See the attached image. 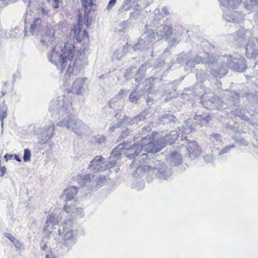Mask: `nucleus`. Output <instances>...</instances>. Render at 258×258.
<instances>
[{
    "label": "nucleus",
    "instance_id": "1",
    "mask_svg": "<svg viewBox=\"0 0 258 258\" xmlns=\"http://www.w3.org/2000/svg\"><path fill=\"white\" fill-rule=\"evenodd\" d=\"M88 38L86 28L83 29V21L79 18V24L74 27L64 42H57L47 53L49 61L61 72L68 67L65 75L69 78L74 69L81 70L87 64L85 54L81 48L75 45V39L81 42Z\"/></svg>",
    "mask_w": 258,
    "mask_h": 258
},
{
    "label": "nucleus",
    "instance_id": "2",
    "mask_svg": "<svg viewBox=\"0 0 258 258\" xmlns=\"http://www.w3.org/2000/svg\"><path fill=\"white\" fill-rule=\"evenodd\" d=\"M131 168H136L134 176H142L145 171L154 173L159 179L167 180L172 174L170 168L160 161L152 158H149L146 153H142L131 164Z\"/></svg>",
    "mask_w": 258,
    "mask_h": 258
},
{
    "label": "nucleus",
    "instance_id": "3",
    "mask_svg": "<svg viewBox=\"0 0 258 258\" xmlns=\"http://www.w3.org/2000/svg\"><path fill=\"white\" fill-rule=\"evenodd\" d=\"M49 111L51 116L55 119L66 116V117L57 123V125L74 131L79 118L72 115L73 109L69 99L63 96L58 97L51 103Z\"/></svg>",
    "mask_w": 258,
    "mask_h": 258
},
{
    "label": "nucleus",
    "instance_id": "4",
    "mask_svg": "<svg viewBox=\"0 0 258 258\" xmlns=\"http://www.w3.org/2000/svg\"><path fill=\"white\" fill-rule=\"evenodd\" d=\"M205 108L218 110L226 109L228 106L236 105L239 103V96L235 92L227 91L222 98L213 94L204 95L201 100Z\"/></svg>",
    "mask_w": 258,
    "mask_h": 258
},
{
    "label": "nucleus",
    "instance_id": "5",
    "mask_svg": "<svg viewBox=\"0 0 258 258\" xmlns=\"http://www.w3.org/2000/svg\"><path fill=\"white\" fill-rule=\"evenodd\" d=\"M223 58V56H213V55L210 56L208 54L206 61L207 70L215 77L221 78L227 73L228 68Z\"/></svg>",
    "mask_w": 258,
    "mask_h": 258
},
{
    "label": "nucleus",
    "instance_id": "6",
    "mask_svg": "<svg viewBox=\"0 0 258 258\" xmlns=\"http://www.w3.org/2000/svg\"><path fill=\"white\" fill-rule=\"evenodd\" d=\"M178 135L176 131H171L169 134H167L165 137L159 139L155 138L153 136L151 137V143L149 146H146L148 151L156 153L159 152L162 148L165 147L166 144H171L177 139Z\"/></svg>",
    "mask_w": 258,
    "mask_h": 258
},
{
    "label": "nucleus",
    "instance_id": "7",
    "mask_svg": "<svg viewBox=\"0 0 258 258\" xmlns=\"http://www.w3.org/2000/svg\"><path fill=\"white\" fill-rule=\"evenodd\" d=\"M58 232L62 237V244L68 248H71L77 242V234L73 229L71 221H66L62 225V229H59Z\"/></svg>",
    "mask_w": 258,
    "mask_h": 258
},
{
    "label": "nucleus",
    "instance_id": "8",
    "mask_svg": "<svg viewBox=\"0 0 258 258\" xmlns=\"http://www.w3.org/2000/svg\"><path fill=\"white\" fill-rule=\"evenodd\" d=\"M151 143V137L147 138V137H143L139 144H134L129 147L125 148V145L122 144L124 148L121 150V154L123 153L126 157L132 159L135 156H137L142 151L147 152L148 153H153L151 151H148L146 149V146H149V144Z\"/></svg>",
    "mask_w": 258,
    "mask_h": 258
},
{
    "label": "nucleus",
    "instance_id": "9",
    "mask_svg": "<svg viewBox=\"0 0 258 258\" xmlns=\"http://www.w3.org/2000/svg\"><path fill=\"white\" fill-rule=\"evenodd\" d=\"M155 42L154 31L149 29L142 35L138 42L134 45L133 48L135 51L147 49L151 48Z\"/></svg>",
    "mask_w": 258,
    "mask_h": 258
},
{
    "label": "nucleus",
    "instance_id": "10",
    "mask_svg": "<svg viewBox=\"0 0 258 258\" xmlns=\"http://www.w3.org/2000/svg\"><path fill=\"white\" fill-rule=\"evenodd\" d=\"M226 62L227 68L238 72H243L246 69L245 59L240 55L233 57L230 55H225L223 58Z\"/></svg>",
    "mask_w": 258,
    "mask_h": 258
},
{
    "label": "nucleus",
    "instance_id": "11",
    "mask_svg": "<svg viewBox=\"0 0 258 258\" xmlns=\"http://www.w3.org/2000/svg\"><path fill=\"white\" fill-rule=\"evenodd\" d=\"M123 145L120 144L111 152V156L108 158L106 163V169H112V170L115 172H117L119 171V168L118 166L116 165V162L117 160L120 158L121 155V150L123 149Z\"/></svg>",
    "mask_w": 258,
    "mask_h": 258
},
{
    "label": "nucleus",
    "instance_id": "12",
    "mask_svg": "<svg viewBox=\"0 0 258 258\" xmlns=\"http://www.w3.org/2000/svg\"><path fill=\"white\" fill-rule=\"evenodd\" d=\"M82 180L84 181L83 186L91 185L92 189H96L105 183L106 177L104 175H100L96 177L94 181H92L91 176L87 174L83 176Z\"/></svg>",
    "mask_w": 258,
    "mask_h": 258
},
{
    "label": "nucleus",
    "instance_id": "13",
    "mask_svg": "<svg viewBox=\"0 0 258 258\" xmlns=\"http://www.w3.org/2000/svg\"><path fill=\"white\" fill-rule=\"evenodd\" d=\"M208 56V53L205 52H199L195 59H190L186 62L185 66V70L190 71L195 67L196 64L201 63L206 64Z\"/></svg>",
    "mask_w": 258,
    "mask_h": 258
},
{
    "label": "nucleus",
    "instance_id": "14",
    "mask_svg": "<svg viewBox=\"0 0 258 258\" xmlns=\"http://www.w3.org/2000/svg\"><path fill=\"white\" fill-rule=\"evenodd\" d=\"M245 50L246 55L248 58H255L258 55V37L249 39Z\"/></svg>",
    "mask_w": 258,
    "mask_h": 258
},
{
    "label": "nucleus",
    "instance_id": "15",
    "mask_svg": "<svg viewBox=\"0 0 258 258\" xmlns=\"http://www.w3.org/2000/svg\"><path fill=\"white\" fill-rule=\"evenodd\" d=\"M89 169L93 172L102 171L106 169V163L102 156H96L90 162Z\"/></svg>",
    "mask_w": 258,
    "mask_h": 258
},
{
    "label": "nucleus",
    "instance_id": "16",
    "mask_svg": "<svg viewBox=\"0 0 258 258\" xmlns=\"http://www.w3.org/2000/svg\"><path fill=\"white\" fill-rule=\"evenodd\" d=\"M54 31V29L52 27L44 30L40 38V43L43 46L47 47L55 40Z\"/></svg>",
    "mask_w": 258,
    "mask_h": 258
},
{
    "label": "nucleus",
    "instance_id": "17",
    "mask_svg": "<svg viewBox=\"0 0 258 258\" xmlns=\"http://www.w3.org/2000/svg\"><path fill=\"white\" fill-rule=\"evenodd\" d=\"M223 17L227 22L238 24L244 20L243 15L241 12L236 11H224Z\"/></svg>",
    "mask_w": 258,
    "mask_h": 258
},
{
    "label": "nucleus",
    "instance_id": "18",
    "mask_svg": "<svg viewBox=\"0 0 258 258\" xmlns=\"http://www.w3.org/2000/svg\"><path fill=\"white\" fill-rule=\"evenodd\" d=\"M163 23L164 24L156 27V37L158 40L161 39L163 38L168 39L173 33L171 25H167V23L165 24L164 21H163Z\"/></svg>",
    "mask_w": 258,
    "mask_h": 258
},
{
    "label": "nucleus",
    "instance_id": "19",
    "mask_svg": "<svg viewBox=\"0 0 258 258\" xmlns=\"http://www.w3.org/2000/svg\"><path fill=\"white\" fill-rule=\"evenodd\" d=\"M163 14L164 15H168L170 14V13L167 7H163L162 9L161 13H160V10L158 9H156L154 11L153 14H152L151 16V21L152 22L150 26L151 27H155L160 24V22L162 21V18H163Z\"/></svg>",
    "mask_w": 258,
    "mask_h": 258
},
{
    "label": "nucleus",
    "instance_id": "20",
    "mask_svg": "<svg viewBox=\"0 0 258 258\" xmlns=\"http://www.w3.org/2000/svg\"><path fill=\"white\" fill-rule=\"evenodd\" d=\"M64 212L60 213L61 215L64 216L66 213L70 214L71 216L83 218L85 216L83 209L77 208L74 205H69L68 203L64 206Z\"/></svg>",
    "mask_w": 258,
    "mask_h": 258
},
{
    "label": "nucleus",
    "instance_id": "21",
    "mask_svg": "<svg viewBox=\"0 0 258 258\" xmlns=\"http://www.w3.org/2000/svg\"><path fill=\"white\" fill-rule=\"evenodd\" d=\"M59 220L58 216L53 214L48 215L44 225V232L46 234L51 233V230L55 229V226L58 224Z\"/></svg>",
    "mask_w": 258,
    "mask_h": 258
},
{
    "label": "nucleus",
    "instance_id": "22",
    "mask_svg": "<svg viewBox=\"0 0 258 258\" xmlns=\"http://www.w3.org/2000/svg\"><path fill=\"white\" fill-rule=\"evenodd\" d=\"M187 150L189 157L194 159L201 155V151L195 141H191L187 143Z\"/></svg>",
    "mask_w": 258,
    "mask_h": 258
},
{
    "label": "nucleus",
    "instance_id": "23",
    "mask_svg": "<svg viewBox=\"0 0 258 258\" xmlns=\"http://www.w3.org/2000/svg\"><path fill=\"white\" fill-rule=\"evenodd\" d=\"M87 80L86 77L76 78L73 84L72 91L77 95H82L84 91V85Z\"/></svg>",
    "mask_w": 258,
    "mask_h": 258
},
{
    "label": "nucleus",
    "instance_id": "24",
    "mask_svg": "<svg viewBox=\"0 0 258 258\" xmlns=\"http://www.w3.org/2000/svg\"><path fill=\"white\" fill-rule=\"evenodd\" d=\"M89 131V126L79 119L73 132L78 136H82L87 135Z\"/></svg>",
    "mask_w": 258,
    "mask_h": 258
},
{
    "label": "nucleus",
    "instance_id": "25",
    "mask_svg": "<svg viewBox=\"0 0 258 258\" xmlns=\"http://www.w3.org/2000/svg\"><path fill=\"white\" fill-rule=\"evenodd\" d=\"M194 118L198 121L201 125L207 124L211 119L209 113L201 111L197 112Z\"/></svg>",
    "mask_w": 258,
    "mask_h": 258
},
{
    "label": "nucleus",
    "instance_id": "26",
    "mask_svg": "<svg viewBox=\"0 0 258 258\" xmlns=\"http://www.w3.org/2000/svg\"><path fill=\"white\" fill-rule=\"evenodd\" d=\"M167 161L172 166H177L181 164L182 162V157L179 153L177 152H173L168 158Z\"/></svg>",
    "mask_w": 258,
    "mask_h": 258
},
{
    "label": "nucleus",
    "instance_id": "27",
    "mask_svg": "<svg viewBox=\"0 0 258 258\" xmlns=\"http://www.w3.org/2000/svg\"><path fill=\"white\" fill-rule=\"evenodd\" d=\"M148 114V111L147 110H144V111L141 112L138 116H135L133 119H131L128 117H125L123 118V122H128L131 124H133L135 123H138V122L140 121L143 120L146 117Z\"/></svg>",
    "mask_w": 258,
    "mask_h": 258
},
{
    "label": "nucleus",
    "instance_id": "28",
    "mask_svg": "<svg viewBox=\"0 0 258 258\" xmlns=\"http://www.w3.org/2000/svg\"><path fill=\"white\" fill-rule=\"evenodd\" d=\"M44 22L40 18H36L34 19L33 23L31 25L30 32L32 35L35 34L37 32H39L42 27V24Z\"/></svg>",
    "mask_w": 258,
    "mask_h": 258
},
{
    "label": "nucleus",
    "instance_id": "29",
    "mask_svg": "<svg viewBox=\"0 0 258 258\" xmlns=\"http://www.w3.org/2000/svg\"><path fill=\"white\" fill-rule=\"evenodd\" d=\"M221 5L229 9L236 8L241 3L242 0H218Z\"/></svg>",
    "mask_w": 258,
    "mask_h": 258
},
{
    "label": "nucleus",
    "instance_id": "30",
    "mask_svg": "<svg viewBox=\"0 0 258 258\" xmlns=\"http://www.w3.org/2000/svg\"><path fill=\"white\" fill-rule=\"evenodd\" d=\"M78 191L77 188L74 186L69 187L67 189H66L64 190V195L66 196V200L68 201L73 200Z\"/></svg>",
    "mask_w": 258,
    "mask_h": 258
},
{
    "label": "nucleus",
    "instance_id": "31",
    "mask_svg": "<svg viewBox=\"0 0 258 258\" xmlns=\"http://www.w3.org/2000/svg\"><path fill=\"white\" fill-rule=\"evenodd\" d=\"M54 126L53 123L49 122L43 129V135L45 138L49 139L54 135Z\"/></svg>",
    "mask_w": 258,
    "mask_h": 258
},
{
    "label": "nucleus",
    "instance_id": "32",
    "mask_svg": "<svg viewBox=\"0 0 258 258\" xmlns=\"http://www.w3.org/2000/svg\"><path fill=\"white\" fill-rule=\"evenodd\" d=\"M138 0H124L123 4L119 9L120 12L128 11L131 8L133 7Z\"/></svg>",
    "mask_w": 258,
    "mask_h": 258
},
{
    "label": "nucleus",
    "instance_id": "33",
    "mask_svg": "<svg viewBox=\"0 0 258 258\" xmlns=\"http://www.w3.org/2000/svg\"><path fill=\"white\" fill-rule=\"evenodd\" d=\"M82 7L85 11L86 16H88L93 6V0H81Z\"/></svg>",
    "mask_w": 258,
    "mask_h": 258
},
{
    "label": "nucleus",
    "instance_id": "34",
    "mask_svg": "<svg viewBox=\"0 0 258 258\" xmlns=\"http://www.w3.org/2000/svg\"><path fill=\"white\" fill-rule=\"evenodd\" d=\"M246 38V30L244 28L239 29L234 37V41L236 43L242 42Z\"/></svg>",
    "mask_w": 258,
    "mask_h": 258
},
{
    "label": "nucleus",
    "instance_id": "35",
    "mask_svg": "<svg viewBox=\"0 0 258 258\" xmlns=\"http://www.w3.org/2000/svg\"><path fill=\"white\" fill-rule=\"evenodd\" d=\"M4 236L8 238L17 248H21L22 246V244L15 238L11 234L9 233H4Z\"/></svg>",
    "mask_w": 258,
    "mask_h": 258
},
{
    "label": "nucleus",
    "instance_id": "36",
    "mask_svg": "<svg viewBox=\"0 0 258 258\" xmlns=\"http://www.w3.org/2000/svg\"><path fill=\"white\" fill-rule=\"evenodd\" d=\"M8 108L6 104H4L0 108V120L1 121V125L4 124V120L7 117Z\"/></svg>",
    "mask_w": 258,
    "mask_h": 258
},
{
    "label": "nucleus",
    "instance_id": "37",
    "mask_svg": "<svg viewBox=\"0 0 258 258\" xmlns=\"http://www.w3.org/2000/svg\"><path fill=\"white\" fill-rule=\"evenodd\" d=\"M127 52V49L126 48L123 49H119L115 51L113 55V57L116 59H120L121 57L125 54Z\"/></svg>",
    "mask_w": 258,
    "mask_h": 258
},
{
    "label": "nucleus",
    "instance_id": "38",
    "mask_svg": "<svg viewBox=\"0 0 258 258\" xmlns=\"http://www.w3.org/2000/svg\"><path fill=\"white\" fill-rule=\"evenodd\" d=\"M189 122L187 120H186L185 122V126H182L181 128L179 127V130L181 133L183 134H187L192 132V127L190 126V125L188 124Z\"/></svg>",
    "mask_w": 258,
    "mask_h": 258
},
{
    "label": "nucleus",
    "instance_id": "39",
    "mask_svg": "<svg viewBox=\"0 0 258 258\" xmlns=\"http://www.w3.org/2000/svg\"><path fill=\"white\" fill-rule=\"evenodd\" d=\"M140 98V95L136 91L132 92L129 96L130 101L133 103H137Z\"/></svg>",
    "mask_w": 258,
    "mask_h": 258
},
{
    "label": "nucleus",
    "instance_id": "40",
    "mask_svg": "<svg viewBox=\"0 0 258 258\" xmlns=\"http://www.w3.org/2000/svg\"><path fill=\"white\" fill-rule=\"evenodd\" d=\"M38 14L42 16L44 19L49 16V10L45 8L40 7L37 10Z\"/></svg>",
    "mask_w": 258,
    "mask_h": 258
},
{
    "label": "nucleus",
    "instance_id": "41",
    "mask_svg": "<svg viewBox=\"0 0 258 258\" xmlns=\"http://www.w3.org/2000/svg\"><path fill=\"white\" fill-rule=\"evenodd\" d=\"M210 139L214 144H216L221 141V136L219 134L213 133L211 135Z\"/></svg>",
    "mask_w": 258,
    "mask_h": 258
},
{
    "label": "nucleus",
    "instance_id": "42",
    "mask_svg": "<svg viewBox=\"0 0 258 258\" xmlns=\"http://www.w3.org/2000/svg\"><path fill=\"white\" fill-rule=\"evenodd\" d=\"M141 8H140L138 5H136L134 8V11L130 14L131 17L134 19L137 18L141 12Z\"/></svg>",
    "mask_w": 258,
    "mask_h": 258
},
{
    "label": "nucleus",
    "instance_id": "43",
    "mask_svg": "<svg viewBox=\"0 0 258 258\" xmlns=\"http://www.w3.org/2000/svg\"><path fill=\"white\" fill-rule=\"evenodd\" d=\"M168 40V44L170 46H172L177 44L180 41V37L179 36H175L170 39Z\"/></svg>",
    "mask_w": 258,
    "mask_h": 258
},
{
    "label": "nucleus",
    "instance_id": "44",
    "mask_svg": "<svg viewBox=\"0 0 258 258\" xmlns=\"http://www.w3.org/2000/svg\"><path fill=\"white\" fill-rule=\"evenodd\" d=\"M153 81V79L151 78H149L148 80H146L145 82V86L144 89L147 91H150L152 90V88L153 86V84L152 82Z\"/></svg>",
    "mask_w": 258,
    "mask_h": 258
},
{
    "label": "nucleus",
    "instance_id": "45",
    "mask_svg": "<svg viewBox=\"0 0 258 258\" xmlns=\"http://www.w3.org/2000/svg\"><path fill=\"white\" fill-rule=\"evenodd\" d=\"M235 147V145L234 144H232V145H229V146H227L226 147H225L224 148H223L219 153V155H222L223 154H225V153H227L228 152H229L230 150L233 148Z\"/></svg>",
    "mask_w": 258,
    "mask_h": 258
},
{
    "label": "nucleus",
    "instance_id": "46",
    "mask_svg": "<svg viewBox=\"0 0 258 258\" xmlns=\"http://www.w3.org/2000/svg\"><path fill=\"white\" fill-rule=\"evenodd\" d=\"M31 152L28 149L24 150L23 160L25 162L30 161Z\"/></svg>",
    "mask_w": 258,
    "mask_h": 258
},
{
    "label": "nucleus",
    "instance_id": "47",
    "mask_svg": "<svg viewBox=\"0 0 258 258\" xmlns=\"http://www.w3.org/2000/svg\"><path fill=\"white\" fill-rule=\"evenodd\" d=\"M163 121L164 123H168L171 121H175V117L171 115L166 114L163 116Z\"/></svg>",
    "mask_w": 258,
    "mask_h": 258
},
{
    "label": "nucleus",
    "instance_id": "48",
    "mask_svg": "<svg viewBox=\"0 0 258 258\" xmlns=\"http://www.w3.org/2000/svg\"><path fill=\"white\" fill-rule=\"evenodd\" d=\"M144 187V182L142 180H140L139 181L138 184L135 185L134 184L132 185V188H135L138 190L143 189Z\"/></svg>",
    "mask_w": 258,
    "mask_h": 258
},
{
    "label": "nucleus",
    "instance_id": "49",
    "mask_svg": "<svg viewBox=\"0 0 258 258\" xmlns=\"http://www.w3.org/2000/svg\"><path fill=\"white\" fill-rule=\"evenodd\" d=\"M205 73L202 70L198 71L196 74V77L200 81H202L204 77Z\"/></svg>",
    "mask_w": 258,
    "mask_h": 258
},
{
    "label": "nucleus",
    "instance_id": "50",
    "mask_svg": "<svg viewBox=\"0 0 258 258\" xmlns=\"http://www.w3.org/2000/svg\"><path fill=\"white\" fill-rule=\"evenodd\" d=\"M135 70H136V68H134V67H132L130 69V73H128L127 72L125 73V74H124L125 77L131 78L132 76L134 75V73H137V71H135Z\"/></svg>",
    "mask_w": 258,
    "mask_h": 258
},
{
    "label": "nucleus",
    "instance_id": "51",
    "mask_svg": "<svg viewBox=\"0 0 258 258\" xmlns=\"http://www.w3.org/2000/svg\"><path fill=\"white\" fill-rule=\"evenodd\" d=\"M150 67V64L148 63H145L143 64L138 70V75L140 73L142 74L147 68H149Z\"/></svg>",
    "mask_w": 258,
    "mask_h": 258
},
{
    "label": "nucleus",
    "instance_id": "52",
    "mask_svg": "<svg viewBox=\"0 0 258 258\" xmlns=\"http://www.w3.org/2000/svg\"><path fill=\"white\" fill-rule=\"evenodd\" d=\"M127 25V22L126 21H123V22H122L119 26V27H120L119 28H118V31H121V32H123L125 30V29H126V27Z\"/></svg>",
    "mask_w": 258,
    "mask_h": 258
},
{
    "label": "nucleus",
    "instance_id": "53",
    "mask_svg": "<svg viewBox=\"0 0 258 258\" xmlns=\"http://www.w3.org/2000/svg\"><path fill=\"white\" fill-rule=\"evenodd\" d=\"M247 5H250L253 7L258 6V0H247Z\"/></svg>",
    "mask_w": 258,
    "mask_h": 258
},
{
    "label": "nucleus",
    "instance_id": "54",
    "mask_svg": "<svg viewBox=\"0 0 258 258\" xmlns=\"http://www.w3.org/2000/svg\"><path fill=\"white\" fill-rule=\"evenodd\" d=\"M151 131V128L150 126L144 127L142 128L141 133L143 135H146V133L150 132Z\"/></svg>",
    "mask_w": 258,
    "mask_h": 258
},
{
    "label": "nucleus",
    "instance_id": "55",
    "mask_svg": "<svg viewBox=\"0 0 258 258\" xmlns=\"http://www.w3.org/2000/svg\"><path fill=\"white\" fill-rule=\"evenodd\" d=\"M116 2V0H110L107 8L108 10H110L114 6Z\"/></svg>",
    "mask_w": 258,
    "mask_h": 258
},
{
    "label": "nucleus",
    "instance_id": "56",
    "mask_svg": "<svg viewBox=\"0 0 258 258\" xmlns=\"http://www.w3.org/2000/svg\"><path fill=\"white\" fill-rule=\"evenodd\" d=\"M40 246L42 250H48V247L43 241L41 242Z\"/></svg>",
    "mask_w": 258,
    "mask_h": 258
},
{
    "label": "nucleus",
    "instance_id": "57",
    "mask_svg": "<svg viewBox=\"0 0 258 258\" xmlns=\"http://www.w3.org/2000/svg\"><path fill=\"white\" fill-rule=\"evenodd\" d=\"M203 158H204V160L206 162H210L212 161V158L208 155L204 156Z\"/></svg>",
    "mask_w": 258,
    "mask_h": 258
},
{
    "label": "nucleus",
    "instance_id": "58",
    "mask_svg": "<svg viewBox=\"0 0 258 258\" xmlns=\"http://www.w3.org/2000/svg\"><path fill=\"white\" fill-rule=\"evenodd\" d=\"M20 77V73L16 72L13 74V82L14 83L16 81L17 79Z\"/></svg>",
    "mask_w": 258,
    "mask_h": 258
},
{
    "label": "nucleus",
    "instance_id": "59",
    "mask_svg": "<svg viewBox=\"0 0 258 258\" xmlns=\"http://www.w3.org/2000/svg\"><path fill=\"white\" fill-rule=\"evenodd\" d=\"M45 258H56L54 254L51 252L49 251L47 254L45 255Z\"/></svg>",
    "mask_w": 258,
    "mask_h": 258
},
{
    "label": "nucleus",
    "instance_id": "60",
    "mask_svg": "<svg viewBox=\"0 0 258 258\" xmlns=\"http://www.w3.org/2000/svg\"><path fill=\"white\" fill-rule=\"evenodd\" d=\"M6 171V168L5 166L0 167V176H3Z\"/></svg>",
    "mask_w": 258,
    "mask_h": 258
},
{
    "label": "nucleus",
    "instance_id": "61",
    "mask_svg": "<svg viewBox=\"0 0 258 258\" xmlns=\"http://www.w3.org/2000/svg\"><path fill=\"white\" fill-rule=\"evenodd\" d=\"M237 115L239 116V117L243 119L244 120H248L249 119V117L245 115L244 114L240 113V114Z\"/></svg>",
    "mask_w": 258,
    "mask_h": 258
},
{
    "label": "nucleus",
    "instance_id": "62",
    "mask_svg": "<svg viewBox=\"0 0 258 258\" xmlns=\"http://www.w3.org/2000/svg\"><path fill=\"white\" fill-rule=\"evenodd\" d=\"M54 4L53 5L54 8H57L59 7V0H53Z\"/></svg>",
    "mask_w": 258,
    "mask_h": 258
},
{
    "label": "nucleus",
    "instance_id": "63",
    "mask_svg": "<svg viewBox=\"0 0 258 258\" xmlns=\"http://www.w3.org/2000/svg\"><path fill=\"white\" fill-rule=\"evenodd\" d=\"M5 159H6V161H8V160H10L12 159V158L13 157V155H9L8 154H6L5 155Z\"/></svg>",
    "mask_w": 258,
    "mask_h": 258
},
{
    "label": "nucleus",
    "instance_id": "64",
    "mask_svg": "<svg viewBox=\"0 0 258 258\" xmlns=\"http://www.w3.org/2000/svg\"><path fill=\"white\" fill-rule=\"evenodd\" d=\"M116 124H115V125H113L112 126L110 127L109 130L110 132H113L115 128L119 127V125L118 124L116 125Z\"/></svg>",
    "mask_w": 258,
    "mask_h": 258
}]
</instances>
